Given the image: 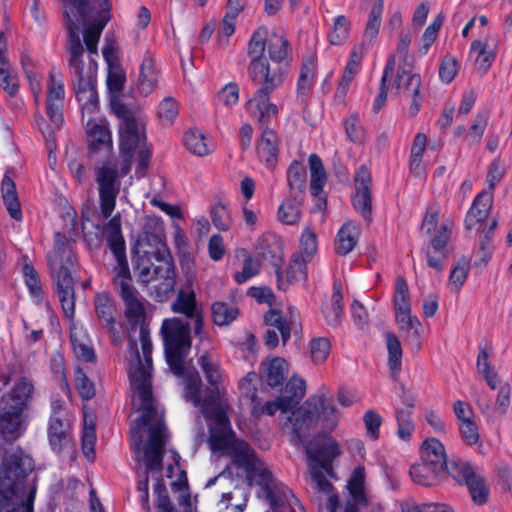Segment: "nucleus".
<instances>
[{"label": "nucleus", "mask_w": 512, "mask_h": 512, "mask_svg": "<svg viewBox=\"0 0 512 512\" xmlns=\"http://www.w3.org/2000/svg\"><path fill=\"white\" fill-rule=\"evenodd\" d=\"M489 114L486 111L477 113L473 119L469 131L465 135V139L469 145H477L481 142L487 127Z\"/></svg>", "instance_id": "53"}, {"label": "nucleus", "mask_w": 512, "mask_h": 512, "mask_svg": "<svg viewBox=\"0 0 512 512\" xmlns=\"http://www.w3.org/2000/svg\"><path fill=\"white\" fill-rule=\"evenodd\" d=\"M240 92L236 82H229L219 89L216 101L225 108H232L239 102Z\"/></svg>", "instance_id": "58"}, {"label": "nucleus", "mask_w": 512, "mask_h": 512, "mask_svg": "<svg viewBox=\"0 0 512 512\" xmlns=\"http://www.w3.org/2000/svg\"><path fill=\"white\" fill-rule=\"evenodd\" d=\"M360 236V227L357 223L348 220L338 230L335 250L340 255H347L355 248Z\"/></svg>", "instance_id": "30"}, {"label": "nucleus", "mask_w": 512, "mask_h": 512, "mask_svg": "<svg viewBox=\"0 0 512 512\" xmlns=\"http://www.w3.org/2000/svg\"><path fill=\"white\" fill-rule=\"evenodd\" d=\"M258 157L265 162V164L272 168L277 152H278V137L272 129H265L257 143Z\"/></svg>", "instance_id": "35"}, {"label": "nucleus", "mask_w": 512, "mask_h": 512, "mask_svg": "<svg viewBox=\"0 0 512 512\" xmlns=\"http://www.w3.org/2000/svg\"><path fill=\"white\" fill-rule=\"evenodd\" d=\"M453 228V222L450 220H444L436 230V234L431 239V248L434 253H439L442 256L446 255V245L450 238V233Z\"/></svg>", "instance_id": "54"}, {"label": "nucleus", "mask_w": 512, "mask_h": 512, "mask_svg": "<svg viewBox=\"0 0 512 512\" xmlns=\"http://www.w3.org/2000/svg\"><path fill=\"white\" fill-rule=\"evenodd\" d=\"M386 347L390 371L392 374H397L402 365V348L400 340L394 333L386 334Z\"/></svg>", "instance_id": "49"}, {"label": "nucleus", "mask_w": 512, "mask_h": 512, "mask_svg": "<svg viewBox=\"0 0 512 512\" xmlns=\"http://www.w3.org/2000/svg\"><path fill=\"white\" fill-rule=\"evenodd\" d=\"M140 346L141 352L136 343L129 346L128 375L136 414L131 420L130 445L138 469L154 473L161 464L167 433L163 411L152 396V342L144 329L140 331Z\"/></svg>", "instance_id": "2"}, {"label": "nucleus", "mask_w": 512, "mask_h": 512, "mask_svg": "<svg viewBox=\"0 0 512 512\" xmlns=\"http://www.w3.org/2000/svg\"><path fill=\"white\" fill-rule=\"evenodd\" d=\"M497 52V39L491 34L479 38L471 43L469 56L473 60L478 72L484 74L492 65Z\"/></svg>", "instance_id": "18"}, {"label": "nucleus", "mask_w": 512, "mask_h": 512, "mask_svg": "<svg viewBox=\"0 0 512 512\" xmlns=\"http://www.w3.org/2000/svg\"><path fill=\"white\" fill-rule=\"evenodd\" d=\"M316 500L321 508L328 512H359L364 506L355 505L351 500L341 501L334 492L330 482H320V487L315 488Z\"/></svg>", "instance_id": "19"}, {"label": "nucleus", "mask_w": 512, "mask_h": 512, "mask_svg": "<svg viewBox=\"0 0 512 512\" xmlns=\"http://www.w3.org/2000/svg\"><path fill=\"white\" fill-rule=\"evenodd\" d=\"M266 324L270 327L265 334V343L274 348L279 343L278 332L281 335L283 344L290 338L291 328L297 324L298 311L289 308L287 314L282 315L280 311L271 309L265 316Z\"/></svg>", "instance_id": "15"}, {"label": "nucleus", "mask_w": 512, "mask_h": 512, "mask_svg": "<svg viewBox=\"0 0 512 512\" xmlns=\"http://www.w3.org/2000/svg\"><path fill=\"white\" fill-rule=\"evenodd\" d=\"M346 488L348 491V500L354 502L355 505L367 506L370 496L366 486V472L363 466H357L351 472Z\"/></svg>", "instance_id": "26"}, {"label": "nucleus", "mask_w": 512, "mask_h": 512, "mask_svg": "<svg viewBox=\"0 0 512 512\" xmlns=\"http://www.w3.org/2000/svg\"><path fill=\"white\" fill-rule=\"evenodd\" d=\"M311 172L310 189L313 196H318L326 183V173L320 158L316 154L309 156Z\"/></svg>", "instance_id": "48"}, {"label": "nucleus", "mask_w": 512, "mask_h": 512, "mask_svg": "<svg viewBox=\"0 0 512 512\" xmlns=\"http://www.w3.org/2000/svg\"><path fill=\"white\" fill-rule=\"evenodd\" d=\"M89 149L92 152L110 153L113 149L112 133L108 121L100 116L84 122Z\"/></svg>", "instance_id": "16"}, {"label": "nucleus", "mask_w": 512, "mask_h": 512, "mask_svg": "<svg viewBox=\"0 0 512 512\" xmlns=\"http://www.w3.org/2000/svg\"><path fill=\"white\" fill-rule=\"evenodd\" d=\"M421 460L446 470L447 454L444 445L436 438L426 439L421 446Z\"/></svg>", "instance_id": "32"}, {"label": "nucleus", "mask_w": 512, "mask_h": 512, "mask_svg": "<svg viewBox=\"0 0 512 512\" xmlns=\"http://www.w3.org/2000/svg\"><path fill=\"white\" fill-rule=\"evenodd\" d=\"M184 145L191 153L199 157L210 154L215 148L212 138L198 129H190L186 132Z\"/></svg>", "instance_id": "34"}, {"label": "nucleus", "mask_w": 512, "mask_h": 512, "mask_svg": "<svg viewBox=\"0 0 512 512\" xmlns=\"http://www.w3.org/2000/svg\"><path fill=\"white\" fill-rule=\"evenodd\" d=\"M493 205V193L490 190H483L479 193L472 207L466 216V226L468 229L475 228L477 224L486 220Z\"/></svg>", "instance_id": "29"}, {"label": "nucleus", "mask_w": 512, "mask_h": 512, "mask_svg": "<svg viewBox=\"0 0 512 512\" xmlns=\"http://www.w3.org/2000/svg\"><path fill=\"white\" fill-rule=\"evenodd\" d=\"M161 332L167 363L174 375L182 378L185 400L198 407L208 422L212 452L228 456L231 459V465H227L230 474L235 468L237 476L246 477L250 485L260 486L265 497L272 502L275 483L271 472L245 442L235 438L231 430L228 419L230 406L227 391L221 385L223 375L217 359L210 352L199 358L210 385L204 391L198 372L185 361L191 347L189 324L173 317L163 321Z\"/></svg>", "instance_id": "1"}, {"label": "nucleus", "mask_w": 512, "mask_h": 512, "mask_svg": "<svg viewBox=\"0 0 512 512\" xmlns=\"http://www.w3.org/2000/svg\"><path fill=\"white\" fill-rule=\"evenodd\" d=\"M7 40L3 33H0V87L10 96L17 94L19 80L17 73L10 64L6 54Z\"/></svg>", "instance_id": "24"}, {"label": "nucleus", "mask_w": 512, "mask_h": 512, "mask_svg": "<svg viewBox=\"0 0 512 512\" xmlns=\"http://www.w3.org/2000/svg\"><path fill=\"white\" fill-rule=\"evenodd\" d=\"M443 15H437L433 21L425 28L421 35L417 52L419 55L424 56L428 53L431 46L436 42L439 31L443 24Z\"/></svg>", "instance_id": "46"}, {"label": "nucleus", "mask_w": 512, "mask_h": 512, "mask_svg": "<svg viewBox=\"0 0 512 512\" xmlns=\"http://www.w3.org/2000/svg\"><path fill=\"white\" fill-rule=\"evenodd\" d=\"M213 322L217 326L230 325L239 314L238 307L233 303L216 301L211 307Z\"/></svg>", "instance_id": "44"}, {"label": "nucleus", "mask_w": 512, "mask_h": 512, "mask_svg": "<svg viewBox=\"0 0 512 512\" xmlns=\"http://www.w3.org/2000/svg\"><path fill=\"white\" fill-rule=\"evenodd\" d=\"M33 395V383L28 378L21 377L13 384L11 390L2 396L0 403L28 410V405Z\"/></svg>", "instance_id": "23"}, {"label": "nucleus", "mask_w": 512, "mask_h": 512, "mask_svg": "<svg viewBox=\"0 0 512 512\" xmlns=\"http://www.w3.org/2000/svg\"><path fill=\"white\" fill-rule=\"evenodd\" d=\"M318 251V237L316 231L311 226H306L300 234L298 251L306 261H312Z\"/></svg>", "instance_id": "43"}, {"label": "nucleus", "mask_w": 512, "mask_h": 512, "mask_svg": "<svg viewBox=\"0 0 512 512\" xmlns=\"http://www.w3.org/2000/svg\"><path fill=\"white\" fill-rule=\"evenodd\" d=\"M179 455L178 454H174L173 455V459H174V462H175V467L174 466H169L168 467V470H169V475L168 477H172V473H174L175 470H177L178 474H179V477L176 481H173L171 483V487H172V490L174 492H178L179 493V496H178V501H179V504L181 506H183L185 509H191L192 508V500H191V497L187 491V477H186V474L184 471L180 470L179 466H178V461H179Z\"/></svg>", "instance_id": "40"}, {"label": "nucleus", "mask_w": 512, "mask_h": 512, "mask_svg": "<svg viewBox=\"0 0 512 512\" xmlns=\"http://www.w3.org/2000/svg\"><path fill=\"white\" fill-rule=\"evenodd\" d=\"M318 427L323 429L321 425ZM314 429L315 427L306 434L301 445L305 447L307 453L308 467L315 489L320 487V482H329L323 473L330 472L332 462L341 455V449L339 443L331 437H318L315 441L307 443L306 438Z\"/></svg>", "instance_id": "12"}, {"label": "nucleus", "mask_w": 512, "mask_h": 512, "mask_svg": "<svg viewBox=\"0 0 512 512\" xmlns=\"http://www.w3.org/2000/svg\"><path fill=\"white\" fill-rule=\"evenodd\" d=\"M306 392V383L304 379L298 376H292L286 385V393L291 396H284L288 401L295 403V408L304 397Z\"/></svg>", "instance_id": "62"}, {"label": "nucleus", "mask_w": 512, "mask_h": 512, "mask_svg": "<svg viewBox=\"0 0 512 512\" xmlns=\"http://www.w3.org/2000/svg\"><path fill=\"white\" fill-rule=\"evenodd\" d=\"M442 472H444L442 469L435 467L433 464L426 463V461L423 460L410 468L412 480L417 484L425 486L433 485Z\"/></svg>", "instance_id": "41"}, {"label": "nucleus", "mask_w": 512, "mask_h": 512, "mask_svg": "<svg viewBox=\"0 0 512 512\" xmlns=\"http://www.w3.org/2000/svg\"><path fill=\"white\" fill-rule=\"evenodd\" d=\"M22 274L30 295L36 303L43 299L42 285L37 271L32 265L25 262L22 267Z\"/></svg>", "instance_id": "51"}, {"label": "nucleus", "mask_w": 512, "mask_h": 512, "mask_svg": "<svg viewBox=\"0 0 512 512\" xmlns=\"http://www.w3.org/2000/svg\"><path fill=\"white\" fill-rule=\"evenodd\" d=\"M343 295L339 286L335 285L333 293L322 307V314L326 323L331 327H337L342 318Z\"/></svg>", "instance_id": "39"}, {"label": "nucleus", "mask_w": 512, "mask_h": 512, "mask_svg": "<svg viewBox=\"0 0 512 512\" xmlns=\"http://www.w3.org/2000/svg\"><path fill=\"white\" fill-rule=\"evenodd\" d=\"M73 351L76 357L85 362H91L95 359V354L91 346L84 339L78 338L76 331L71 334Z\"/></svg>", "instance_id": "63"}, {"label": "nucleus", "mask_w": 512, "mask_h": 512, "mask_svg": "<svg viewBox=\"0 0 512 512\" xmlns=\"http://www.w3.org/2000/svg\"><path fill=\"white\" fill-rule=\"evenodd\" d=\"M288 362L281 357H267L260 366V378L267 385L277 387L283 383L288 375Z\"/></svg>", "instance_id": "25"}, {"label": "nucleus", "mask_w": 512, "mask_h": 512, "mask_svg": "<svg viewBox=\"0 0 512 512\" xmlns=\"http://www.w3.org/2000/svg\"><path fill=\"white\" fill-rule=\"evenodd\" d=\"M96 81L75 83L76 97L82 114V121L99 116V99Z\"/></svg>", "instance_id": "22"}, {"label": "nucleus", "mask_w": 512, "mask_h": 512, "mask_svg": "<svg viewBox=\"0 0 512 512\" xmlns=\"http://www.w3.org/2000/svg\"><path fill=\"white\" fill-rule=\"evenodd\" d=\"M34 461L15 450L0 461V512H33L36 482Z\"/></svg>", "instance_id": "6"}, {"label": "nucleus", "mask_w": 512, "mask_h": 512, "mask_svg": "<svg viewBox=\"0 0 512 512\" xmlns=\"http://www.w3.org/2000/svg\"><path fill=\"white\" fill-rule=\"evenodd\" d=\"M158 82V74L155 67V61L151 56H146L140 66V72L137 80V89L143 95H149Z\"/></svg>", "instance_id": "38"}, {"label": "nucleus", "mask_w": 512, "mask_h": 512, "mask_svg": "<svg viewBox=\"0 0 512 512\" xmlns=\"http://www.w3.org/2000/svg\"><path fill=\"white\" fill-rule=\"evenodd\" d=\"M135 271L142 283L157 282L153 293L158 301H165L175 287L172 259L166 251L137 252Z\"/></svg>", "instance_id": "10"}, {"label": "nucleus", "mask_w": 512, "mask_h": 512, "mask_svg": "<svg viewBox=\"0 0 512 512\" xmlns=\"http://www.w3.org/2000/svg\"><path fill=\"white\" fill-rule=\"evenodd\" d=\"M236 29V20L230 17H223L217 28L216 43L221 49L226 48L230 43V38Z\"/></svg>", "instance_id": "61"}, {"label": "nucleus", "mask_w": 512, "mask_h": 512, "mask_svg": "<svg viewBox=\"0 0 512 512\" xmlns=\"http://www.w3.org/2000/svg\"><path fill=\"white\" fill-rule=\"evenodd\" d=\"M125 79V72L119 64L108 67L107 88L114 94L111 98V110L120 120V124L119 157L115 162L104 163L96 172L100 210L105 218L110 217L115 209L120 179L130 172L133 163H136V174L143 176L151 157V150L146 142L143 113L139 108L129 107L117 98Z\"/></svg>", "instance_id": "3"}, {"label": "nucleus", "mask_w": 512, "mask_h": 512, "mask_svg": "<svg viewBox=\"0 0 512 512\" xmlns=\"http://www.w3.org/2000/svg\"><path fill=\"white\" fill-rule=\"evenodd\" d=\"M113 273L114 285L119 290L126 306V316L132 321L138 322L144 315V304L132 285L129 268L115 266Z\"/></svg>", "instance_id": "14"}, {"label": "nucleus", "mask_w": 512, "mask_h": 512, "mask_svg": "<svg viewBox=\"0 0 512 512\" xmlns=\"http://www.w3.org/2000/svg\"><path fill=\"white\" fill-rule=\"evenodd\" d=\"M27 410L0 403V432L9 440L19 438L28 424Z\"/></svg>", "instance_id": "17"}, {"label": "nucleus", "mask_w": 512, "mask_h": 512, "mask_svg": "<svg viewBox=\"0 0 512 512\" xmlns=\"http://www.w3.org/2000/svg\"><path fill=\"white\" fill-rule=\"evenodd\" d=\"M72 418L50 417L48 440L55 452H61L71 445Z\"/></svg>", "instance_id": "21"}, {"label": "nucleus", "mask_w": 512, "mask_h": 512, "mask_svg": "<svg viewBox=\"0 0 512 512\" xmlns=\"http://www.w3.org/2000/svg\"><path fill=\"white\" fill-rule=\"evenodd\" d=\"M350 22L344 15L334 18L332 27L328 34V40L332 45H341L349 37Z\"/></svg>", "instance_id": "52"}, {"label": "nucleus", "mask_w": 512, "mask_h": 512, "mask_svg": "<svg viewBox=\"0 0 512 512\" xmlns=\"http://www.w3.org/2000/svg\"><path fill=\"white\" fill-rule=\"evenodd\" d=\"M249 69L254 63H261L268 68H278L282 81L286 76L285 62L290 55V46L285 34L279 29L261 26L257 28L248 43Z\"/></svg>", "instance_id": "8"}, {"label": "nucleus", "mask_w": 512, "mask_h": 512, "mask_svg": "<svg viewBox=\"0 0 512 512\" xmlns=\"http://www.w3.org/2000/svg\"><path fill=\"white\" fill-rule=\"evenodd\" d=\"M175 313L186 317H195L201 311L196 301V294L192 286V280L188 279L186 284L178 291L175 300L171 304Z\"/></svg>", "instance_id": "28"}, {"label": "nucleus", "mask_w": 512, "mask_h": 512, "mask_svg": "<svg viewBox=\"0 0 512 512\" xmlns=\"http://www.w3.org/2000/svg\"><path fill=\"white\" fill-rule=\"evenodd\" d=\"M383 0H376L370 10L367 20L362 42L355 45L345 66L343 75L337 87V96L345 97L350 86L361 69V63L366 55L369 46L377 38L382 21Z\"/></svg>", "instance_id": "11"}, {"label": "nucleus", "mask_w": 512, "mask_h": 512, "mask_svg": "<svg viewBox=\"0 0 512 512\" xmlns=\"http://www.w3.org/2000/svg\"><path fill=\"white\" fill-rule=\"evenodd\" d=\"M491 355V348L481 346L479 348L476 367L479 374L485 379L487 385L495 390L500 386V376L497 370L492 366L489 358Z\"/></svg>", "instance_id": "36"}, {"label": "nucleus", "mask_w": 512, "mask_h": 512, "mask_svg": "<svg viewBox=\"0 0 512 512\" xmlns=\"http://www.w3.org/2000/svg\"><path fill=\"white\" fill-rule=\"evenodd\" d=\"M396 324L405 341L416 350L421 347L422 325L411 312L395 314Z\"/></svg>", "instance_id": "27"}, {"label": "nucleus", "mask_w": 512, "mask_h": 512, "mask_svg": "<svg viewBox=\"0 0 512 512\" xmlns=\"http://www.w3.org/2000/svg\"><path fill=\"white\" fill-rule=\"evenodd\" d=\"M248 73L252 82L260 87L246 101L245 109L253 119L267 123L278 115V107L271 102L270 94L284 82L281 71L256 62Z\"/></svg>", "instance_id": "9"}, {"label": "nucleus", "mask_w": 512, "mask_h": 512, "mask_svg": "<svg viewBox=\"0 0 512 512\" xmlns=\"http://www.w3.org/2000/svg\"><path fill=\"white\" fill-rule=\"evenodd\" d=\"M413 408L412 404L405 409H398L396 411V420H397V435L402 440H408L411 438L414 431V423L411 418V409Z\"/></svg>", "instance_id": "56"}, {"label": "nucleus", "mask_w": 512, "mask_h": 512, "mask_svg": "<svg viewBox=\"0 0 512 512\" xmlns=\"http://www.w3.org/2000/svg\"><path fill=\"white\" fill-rule=\"evenodd\" d=\"M306 177L305 166L297 161L292 162L287 171V178L293 194L299 196L305 190Z\"/></svg>", "instance_id": "50"}, {"label": "nucleus", "mask_w": 512, "mask_h": 512, "mask_svg": "<svg viewBox=\"0 0 512 512\" xmlns=\"http://www.w3.org/2000/svg\"><path fill=\"white\" fill-rule=\"evenodd\" d=\"M95 421L92 415L84 413V426L82 431V451L89 461H93L95 458Z\"/></svg>", "instance_id": "45"}, {"label": "nucleus", "mask_w": 512, "mask_h": 512, "mask_svg": "<svg viewBox=\"0 0 512 512\" xmlns=\"http://www.w3.org/2000/svg\"><path fill=\"white\" fill-rule=\"evenodd\" d=\"M210 217L214 227L220 231H227L232 226V217L222 203H216L211 207Z\"/></svg>", "instance_id": "60"}, {"label": "nucleus", "mask_w": 512, "mask_h": 512, "mask_svg": "<svg viewBox=\"0 0 512 512\" xmlns=\"http://www.w3.org/2000/svg\"><path fill=\"white\" fill-rule=\"evenodd\" d=\"M64 99L63 75L60 70L52 68L49 72L46 92V114L49 121L43 116L36 118V124L48 142L63 123Z\"/></svg>", "instance_id": "13"}, {"label": "nucleus", "mask_w": 512, "mask_h": 512, "mask_svg": "<svg viewBox=\"0 0 512 512\" xmlns=\"http://www.w3.org/2000/svg\"><path fill=\"white\" fill-rule=\"evenodd\" d=\"M419 86L420 77L417 74H413L410 63H406L398 69L392 89L395 90V94L409 96L417 94Z\"/></svg>", "instance_id": "33"}, {"label": "nucleus", "mask_w": 512, "mask_h": 512, "mask_svg": "<svg viewBox=\"0 0 512 512\" xmlns=\"http://www.w3.org/2000/svg\"><path fill=\"white\" fill-rule=\"evenodd\" d=\"M75 385L83 399L89 400L95 395L94 384L88 379L86 374L79 368L75 371Z\"/></svg>", "instance_id": "64"}, {"label": "nucleus", "mask_w": 512, "mask_h": 512, "mask_svg": "<svg viewBox=\"0 0 512 512\" xmlns=\"http://www.w3.org/2000/svg\"><path fill=\"white\" fill-rule=\"evenodd\" d=\"M277 411L289 414L282 423V431L290 438L293 445L303 443L306 434L314 427L335 428L339 421V412L328 397V389L323 387L312 395L302 406L295 409V403L279 397L268 402L263 412L273 415Z\"/></svg>", "instance_id": "5"}, {"label": "nucleus", "mask_w": 512, "mask_h": 512, "mask_svg": "<svg viewBox=\"0 0 512 512\" xmlns=\"http://www.w3.org/2000/svg\"><path fill=\"white\" fill-rule=\"evenodd\" d=\"M48 263L57 286L58 297L65 316L72 319L75 311L74 279L75 256L68 240L60 233L55 234V244L48 254Z\"/></svg>", "instance_id": "7"}, {"label": "nucleus", "mask_w": 512, "mask_h": 512, "mask_svg": "<svg viewBox=\"0 0 512 512\" xmlns=\"http://www.w3.org/2000/svg\"><path fill=\"white\" fill-rule=\"evenodd\" d=\"M463 475L472 500L477 504L485 503L488 499L489 491L484 478L471 467H465Z\"/></svg>", "instance_id": "37"}, {"label": "nucleus", "mask_w": 512, "mask_h": 512, "mask_svg": "<svg viewBox=\"0 0 512 512\" xmlns=\"http://www.w3.org/2000/svg\"><path fill=\"white\" fill-rule=\"evenodd\" d=\"M309 262L294 253L285 273L278 274L279 288L285 290L287 284L304 282L306 279V265Z\"/></svg>", "instance_id": "31"}, {"label": "nucleus", "mask_w": 512, "mask_h": 512, "mask_svg": "<svg viewBox=\"0 0 512 512\" xmlns=\"http://www.w3.org/2000/svg\"><path fill=\"white\" fill-rule=\"evenodd\" d=\"M74 83L96 81L97 44L111 18L110 0H62Z\"/></svg>", "instance_id": "4"}, {"label": "nucleus", "mask_w": 512, "mask_h": 512, "mask_svg": "<svg viewBox=\"0 0 512 512\" xmlns=\"http://www.w3.org/2000/svg\"><path fill=\"white\" fill-rule=\"evenodd\" d=\"M470 271V260L462 258L452 269L449 276V287L453 291H460L467 280Z\"/></svg>", "instance_id": "55"}, {"label": "nucleus", "mask_w": 512, "mask_h": 512, "mask_svg": "<svg viewBox=\"0 0 512 512\" xmlns=\"http://www.w3.org/2000/svg\"><path fill=\"white\" fill-rule=\"evenodd\" d=\"M103 235L106 237L108 245L115 257V266L128 267L125 253V241L121 232L120 214H116L107 222L103 228Z\"/></svg>", "instance_id": "20"}, {"label": "nucleus", "mask_w": 512, "mask_h": 512, "mask_svg": "<svg viewBox=\"0 0 512 512\" xmlns=\"http://www.w3.org/2000/svg\"><path fill=\"white\" fill-rule=\"evenodd\" d=\"M302 200L298 195L285 199L278 208V220L285 225L298 223L301 217Z\"/></svg>", "instance_id": "42"}, {"label": "nucleus", "mask_w": 512, "mask_h": 512, "mask_svg": "<svg viewBox=\"0 0 512 512\" xmlns=\"http://www.w3.org/2000/svg\"><path fill=\"white\" fill-rule=\"evenodd\" d=\"M393 305L395 314L411 312L409 288L402 276H398L395 281Z\"/></svg>", "instance_id": "47"}, {"label": "nucleus", "mask_w": 512, "mask_h": 512, "mask_svg": "<svg viewBox=\"0 0 512 512\" xmlns=\"http://www.w3.org/2000/svg\"><path fill=\"white\" fill-rule=\"evenodd\" d=\"M310 356L315 364L324 363L331 351L330 340L326 337H316L309 344Z\"/></svg>", "instance_id": "57"}, {"label": "nucleus", "mask_w": 512, "mask_h": 512, "mask_svg": "<svg viewBox=\"0 0 512 512\" xmlns=\"http://www.w3.org/2000/svg\"><path fill=\"white\" fill-rule=\"evenodd\" d=\"M95 310L98 318L104 325H111L114 322V308L109 296L106 293H99L95 297Z\"/></svg>", "instance_id": "59"}]
</instances>
